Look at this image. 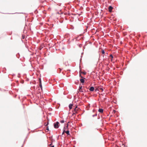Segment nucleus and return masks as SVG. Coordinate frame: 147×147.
<instances>
[{"mask_svg": "<svg viewBox=\"0 0 147 147\" xmlns=\"http://www.w3.org/2000/svg\"><path fill=\"white\" fill-rule=\"evenodd\" d=\"M79 109L76 106L74 109V111L73 112V115L75 114L76 113H78Z\"/></svg>", "mask_w": 147, "mask_h": 147, "instance_id": "f257e3e1", "label": "nucleus"}, {"mask_svg": "<svg viewBox=\"0 0 147 147\" xmlns=\"http://www.w3.org/2000/svg\"><path fill=\"white\" fill-rule=\"evenodd\" d=\"M39 86H40L41 88L42 89V86L41 81L40 78L39 79Z\"/></svg>", "mask_w": 147, "mask_h": 147, "instance_id": "423d86ee", "label": "nucleus"}, {"mask_svg": "<svg viewBox=\"0 0 147 147\" xmlns=\"http://www.w3.org/2000/svg\"><path fill=\"white\" fill-rule=\"evenodd\" d=\"M81 73H82V74H84V75H85L86 74V73L85 72H81Z\"/></svg>", "mask_w": 147, "mask_h": 147, "instance_id": "f3484780", "label": "nucleus"}, {"mask_svg": "<svg viewBox=\"0 0 147 147\" xmlns=\"http://www.w3.org/2000/svg\"><path fill=\"white\" fill-rule=\"evenodd\" d=\"M68 125H67L66 126V127H65V128H66V129H65V130H67L66 129H68Z\"/></svg>", "mask_w": 147, "mask_h": 147, "instance_id": "dca6fc26", "label": "nucleus"}, {"mask_svg": "<svg viewBox=\"0 0 147 147\" xmlns=\"http://www.w3.org/2000/svg\"><path fill=\"white\" fill-rule=\"evenodd\" d=\"M59 123L58 122H57L55 123L54 124V127L55 128H58L59 127Z\"/></svg>", "mask_w": 147, "mask_h": 147, "instance_id": "f03ea898", "label": "nucleus"}, {"mask_svg": "<svg viewBox=\"0 0 147 147\" xmlns=\"http://www.w3.org/2000/svg\"><path fill=\"white\" fill-rule=\"evenodd\" d=\"M65 133L67 134V136H70V135L69 132V130H65Z\"/></svg>", "mask_w": 147, "mask_h": 147, "instance_id": "6e6552de", "label": "nucleus"}, {"mask_svg": "<svg viewBox=\"0 0 147 147\" xmlns=\"http://www.w3.org/2000/svg\"><path fill=\"white\" fill-rule=\"evenodd\" d=\"M23 38H24V37H23Z\"/></svg>", "mask_w": 147, "mask_h": 147, "instance_id": "412c9836", "label": "nucleus"}, {"mask_svg": "<svg viewBox=\"0 0 147 147\" xmlns=\"http://www.w3.org/2000/svg\"><path fill=\"white\" fill-rule=\"evenodd\" d=\"M80 77H81V78H82V79H80V82L82 83H84V79H85L83 77L81 76V74H80Z\"/></svg>", "mask_w": 147, "mask_h": 147, "instance_id": "7ed1b4c3", "label": "nucleus"}, {"mask_svg": "<svg viewBox=\"0 0 147 147\" xmlns=\"http://www.w3.org/2000/svg\"><path fill=\"white\" fill-rule=\"evenodd\" d=\"M109 57H111V60L112 61V60H113V56L112 55V54H111V55H110Z\"/></svg>", "mask_w": 147, "mask_h": 147, "instance_id": "f8f14e48", "label": "nucleus"}, {"mask_svg": "<svg viewBox=\"0 0 147 147\" xmlns=\"http://www.w3.org/2000/svg\"><path fill=\"white\" fill-rule=\"evenodd\" d=\"M101 52H102V54H104L105 53V52L103 50H102Z\"/></svg>", "mask_w": 147, "mask_h": 147, "instance_id": "2eb2a0df", "label": "nucleus"}, {"mask_svg": "<svg viewBox=\"0 0 147 147\" xmlns=\"http://www.w3.org/2000/svg\"><path fill=\"white\" fill-rule=\"evenodd\" d=\"M47 130H49V128H48V127L47 129Z\"/></svg>", "mask_w": 147, "mask_h": 147, "instance_id": "aec40b11", "label": "nucleus"}, {"mask_svg": "<svg viewBox=\"0 0 147 147\" xmlns=\"http://www.w3.org/2000/svg\"><path fill=\"white\" fill-rule=\"evenodd\" d=\"M66 129V128H65V127H64V128H63V132L62 133V134H64V133H65V129Z\"/></svg>", "mask_w": 147, "mask_h": 147, "instance_id": "9b49d317", "label": "nucleus"}, {"mask_svg": "<svg viewBox=\"0 0 147 147\" xmlns=\"http://www.w3.org/2000/svg\"><path fill=\"white\" fill-rule=\"evenodd\" d=\"M97 114H95V115H92V117H95V116H97Z\"/></svg>", "mask_w": 147, "mask_h": 147, "instance_id": "6ab92c4d", "label": "nucleus"}, {"mask_svg": "<svg viewBox=\"0 0 147 147\" xmlns=\"http://www.w3.org/2000/svg\"><path fill=\"white\" fill-rule=\"evenodd\" d=\"M99 89L102 91H103V88H100Z\"/></svg>", "mask_w": 147, "mask_h": 147, "instance_id": "a211bd4d", "label": "nucleus"}, {"mask_svg": "<svg viewBox=\"0 0 147 147\" xmlns=\"http://www.w3.org/2000/svg\"><path fill=\"white\" fill-rule=\"evenodd\" d=\"M82 86H79V92H83V91L82 89Z\"/></svg>", "mask_w": 147, "mask_h": 147, "instance_id": "39448f33", "label": "nucleus"}, {"mask_svg": "<svg viewBox=\"0 0 147 147\" xmlns=\"http://www.w3.org/2000/svg\"><path fill=\"white\" fill-rule=\"evenodd\" d=\"M73 106V105L72 104H70L69 105V107L70 109H71L72 108Z\"/></svg>", "mask_w": 147, "mask_h": 147, "instance_id": "9d476101", "label": "nucleus"}, {"mask_svg": "<svg viewBox=\"0 0 147 147\" xmlns=\"http://www.w3.org/2000/svg\"><path fill=\"white\" fill-rule=\"evenodd\" d=\"M60 122L61 123H64V121L63 120H61L60 121Z\"/></svg>", "mask_w": 147, "mask_h": 147, "instance_id": "4468645a", "label": "nucleus"}, {"mask_svg": "<svg viewBox=\"0 0 147 147\" xmlns=\"http://www.w3.org/2000/svg\"><path fill=\"white\" fill-rule=\"evenodd\" d=\"M98 111L99 112L102 113L103 112V109H99Z\"/></svg>", "mask_w": 147, "mask_h": 147, "instance_id": "1a4fd4ad", "label": "nucleus"}, {"mask_svg": "<svg viewBox=\"0 0 147 147\" xmlns=\"http://www.w3.org/2000/svg\"><path fill=\"white\" fill-rule=\"evenodd\" d=\"M23 38H24V37H23Z\"/></svg>", "mask_w": 147, "mask_h": 147, "instance_id": "4be33fe9", "label": "nucleus"}, {"mask_svg": "<svg viewBox=\"0 0 147 147\" xmlns=\"http://www.w3.org/2000/svg\"><path fill=\"white\" fill-rule=\"evenodd\" d=\"M94 88L93 87V86H91V87H90V88L89 89V90L90 91H92V92L93 91H94Z\"/></svg>", "mask_w": 147, "mask_h": 147, "instance_id": "0eeeda50", "label": "nucleus"}, {"mask_svg": "<svg viewBox=\"0 0 147 147\" xmlns=\"http://www.w3.org/2000/svg\"><path fill=\"white\" fill-rule=\"evenodd\" d=\"M113 7L111 6H109V11L110 12H111L112 11Z\"/></svg>", "mask_w": 147, "mask_h": 147, "instance_id": "20e7f679", "label": "nucleus"}, {"mask_svg": "<svg viewBox=\"0 0 147 147\" xmlns=\"http://www.w3.org/2000/svg\"><path fill=\"white\" fill-rule=\"evenodd\" d=\"M50 147H54V145H53L52 143L50 145Z\"/></svg>", "mask_w": 147, "mask_h": 147, "instance_id": "ddd939ff", "label": "nucleus"}]
</instances>
